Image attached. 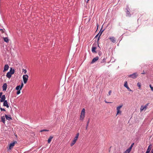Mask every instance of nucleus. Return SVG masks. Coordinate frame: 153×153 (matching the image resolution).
Masks as SVG:
<instances>
[{"label": "nucleus", "mask_w": 153, "mask_h": 153, "mask_svg": "<svg viewBox=\"0 0 153 153\" xmlns=\"http://www.w3.org/2000/svg\"><path fill=\"white\" fill-rule=\"evenodd\" d=\"M79 136V133H78L76 135L75 137L74 138V140L71 144L70 145L71 146H72L76 143V140L78 137Z\"/></svg>", "instance_id": "f257e3e1"}, {"label": "nucleus", "mask_w": 153, "mask_h": 153, "mask_svg": "<svg viewBox=\"0 0 153 153\" xmlns=\"http://www.w3.org/2000/svg\"><path fill=\"white\" fill-rule=\"evenodd\" d=\"M138 75L137 73L136 72L134 73L128 75V77H131L133 79H135L137 78Z\"/></svg>", "instance_id": "f03ea898"}, {"label": "nucleus", "mask_w": 153, "mask_h": 153, "mask_svg": "<svg viewBox=\"0 0 153 153\" xmlns=\"http://www.w3.org/2000/svg\"><path fill=\"white\" fill-rule=\"evenodd\" d=\"M149 105V103H147L145 106L144 105H142L140 108V112H141L143 111H145L147 109Z\"/></svg>", "instance_id": "7ed1b4c3"}, {"label": "nucleus", "mask_w": 153, "mask_h": 153, "mask_svg": "<svg viewBox=\"0 0 153 153\" xmlns=\"http://www.w3.org/2000/svg\"><path fill=\"white\" fill-rule=\"evenodd\" d=\"M85 109L83 108L82 111L80 115V120H83L85 117Z\"/></svg>", "instance_id": "20e7f679"}, {"label": "nucleus", "mask_w": 153, "mask_h": 153, "mask_svg": "<svg viewBox=\"0 0 153 153\" xmlns=\"http://www.w3.org/2000/svg\"><path fill=\"white\" fill-rule=\"evenodd\" d=\"M123 105H120L117 107V113L116 116L118 114H120L121 113V111H120V109L123 107Z\"/></svg>", "instance_id": "39448f33"}, {"label": "nucleus", "mask_w": 153, "mask_h": 153, "mask_svg": "<svg viewBox=\"0 0 153 153\" xmlns=\"http://www.w3.org/2000/svg\"><path fill=\"white\" fill-rule=\"evenodd\" d=\"M28 76L27 74L24 75L23 76V79L24 82L25 84H26L27 83L28 79Z\"/></svg>", "instance_id": "423d86ee"}, {"label": "nucleus", "mask_w": 153, "mask_h": 153, "mask_svg": "<svg viewBox=\"0 0 153 153\" xmlns=\"http://www.w3.org/2000/svg\"><path fill=\"white\" fill-rule=\"evenodd\" d=\"M17 142L16 141H14L13 142L11 143L10 145L9 149H11L13 146H15L16 143Z\"/></svg>", "instance_id": "0eeeda50"}, {"label": "nucleus", "mask_w": 153, "mask_h": 153, "mask_svg": "<svg viewBox=\"0 0 153 153\" xmlns=\"http://www.w3.org/2000/svg\"><path fill=\"white\" fill-rule=\"evenodd\" d=\"M109 39L113 43H114L116 42V40L114 37H111L109 38Z\"/></svg>", "instance_id": "6e6552de"}, {"label": "nucleus", "mask_w": 153, "mask_h": 153, "mask_svg": "<svg viewBox=\"0 0 153 153\" xmlns=\"http://www.w3.org/2000/svg\"><path fill=\"white\" fill-rule=\"evenodd\" d=\"M99 59V57L98 56H96L94 58H93L92 59L91 63L93 64L96 61H97Z\"/></svg>", "instance_id": "1a4fd4ad"}, {"label": "nucleus", "mask_w": 153, "mask_h": 153, "mask_svg": "<svg viewBox=\"0 0 153 153\" xmlns=\"http://www.w3.org/2000/svg\"><path fill=\"white\" fill-rule=\"evenodd\" d=\"M9 66L7 64L5 65L4 67L3 72H5L7 71L9 69Z\"/></svg>", "instance_id": "9d476101"}, {"label": "nucleus", "mask_w": 153, "mask_h": 153, "mask_svg": "<svg viewBox=\"0 0 153 153\" xmlns=\"http://www.w3.org/2000/svg\"><path fill=\"white\" fill-rule=\"evenodd\" d=\"M5 116L6 119L7 120H12V117L10 115H8L7 114H5Z\"/></svg>", "instance_id": "9b49d317"}, {"label": "nucleus", "mask_w": 153, "mask_h": 153, "mask_svg": "<svg viewBox=\"0 0 153 153\" xmlns=\"http://www.w3.org/2000/svg\"><path fill=\"white\" fill-rule=\"evenodd\" d=\"M5 99H6V98H5V95H2V96H1V99L0 100V102H4V101H5Z\"/></svg>", "instance_id": "f8f14e48"}, {"label": "nucleus", "mask_w": 153, "mask_h": 153, "mask_svg": "<svg viewBox=\"0 0 153 153\" xmlns=\"http://www.w3.org/2000/svg\"><path fill=\"white\" fill-rule=\"evenodd\" d=\"M3 106H6L7 108L9 107V105L8 104L7 100H5L4 102Z\"/></svg>", "instance_id": "ddd939ff"}, {"label": "nucleus", "mask_w": 153, "mask_h": 153, "mask_svg": "<svg viewBox=\"0 0 153 153\" xmlns=\"http://www.w3.org/2000/svg\"><path fill=\"white\" fill-rule=\"evenodd\" d=\"M8 72L10 73L12 75L14 74L15 72V70L14 69L12 68H10V71Z\"/></svg>", "instance_id": "4468645a"}, {"label": "nucleus", "mask_w": 153, "mask_h": 153, "mask_svg": "<svg viewBox=\"0 0 153 153\" xmlns=\"http://www.w3.org/2000/svg\"><path fill=\"white\" fill-rule=\"evenodd\" d=\"M152 144L150 145L149 146H148V148L146 152L149 153L151 149L152 148Z\"/></svg>", "instance_id": "2eb2a0df"}, {"label": "nucleus", "mask_w": 153, "mask_h": 153, "mask_svg": "<svg viewBox=\"0 0 153 153\" xmlns=\"http://www.w3.org/2000/svg\"><path fill=\"white\" fill-rule=\"evenodd\" d=\"M7 85L6 83H4L2 86L3 90L6 91L7 89Z\"/></svg>", "instance_id": "dca6fc26"}, {"label": "nucleus", "mask_w": 153, "mask_h": 153, "mask_svg": "<svg viewBox=\"0 0 153 153\" xmlns=\"http://www.w3.org/2000/svg\"><path fill=\"white\" fill-rule=\"evenodd\" d=\"M96 47H95L93 45V46L92 48V52L93 53H96Z\"/></svg>", "instance_id": "f3484780"}, {"label": "nucleus", "mask_w": 153, "mask_h": 153, "mask_svg": "<svg viewBox=\"0 0 153 153\" xmlns=\"http://www.w3.org/2000/svg\"><path fill=\"white\" fill-rule=\"evenodd\" d=\"M12 75V74H11L10 73L8 72L6 74V76L7 78L9 79L11 77Z\"/></svg>", "instance_id": "a211bd4d"}, {"label": "nucleus", "mask_w": 153, "mask_h": 153, "mask_svg": "<svg viewBox=\"0 0 153 153\" xmlns=\"http://www.w3.org/2000/svg\"><path fill=\"white\" fill-rule=\"evenodd\" d=\"M22 89V88L20 85L17 86L16 88V89L17 90H21Z\"/></svg>", "instance_id": "6ab92c4d"}, {"label": "nucleus", "mask_w": 153, "mask_h": 153, "mask_svg": "<svg viewBox=\"0 0 153 153\" xmlns=\"http://www.w3.org/2000/svg\"><path fill=\"white\" fill-rule=\"evenodd\" d=\"M1 120L2 122L4 124L5 122V118L4 116H3L1 117Z\"/></svg>", "instance_id": "aec40b11"}, {"label": "nucleus", "mask_w": 153, "mask_h": 153, "mask_svg": "<svg viewBox=\"0 0 153 153\" xmlns=\"http://www.w3.org/2000/svg\"><path fill=\"white\" fill-rule=\"evenodd\" d=\"M102 32L103 31H101V32H100V31L99 33L98 34V35L99 36V37L98 38V39H97V41L98 42V41L99 40V39H100V36L101 35L102 33Z\"/></svg>", "instance_id": "412c9836"}, {"label": "nucleus", "mask_w": 153, "mask_h": 153, "mask_svg": "<svg viewBox=\"0 0 153 153\" xmlns=\"http://www.w3.org/2000/svg\"><path fill=\"white\" fill-rule=\"evenodd\" d=\"M3 39L4 42H6L7 43L8 42L9 39L7 37H4Z\"/></svg>", "instance_id": "4be33fe9"}, {"label": "nucleus", "mask_w": 153, "mask_h": 153, "mask_svg": "<svg viewBox=\"0 0 153 153\" xmlns=\"http://www.w3.org/2000/svg\"><path fill=\"white\" fill-rule=\"evenodd\" d=\"M53 137H52V136L50 137L48 140V143H50L51 142V140L53 139Z\"/></svg>", "instance_id": "5701e85b"}, {"label": "nucleus", "mask_w": 153, "mask_h": 153, "mask_svg": "<svg viewBox=\"0 0 153 153\" xmlns=\"http://www.w3.org/2000/svg\"><path fill=\"white\" fill-rule=\"evenodd\" d=\"M126 14L127 15V16H131V14H130V13L129 11L127 10L126 12Z\"/></svg>", "instance_id": "b1692460"}, {"label": "nucleus", "mask_w": 153, "mask_h": 153, "mask_svg": "<svg viewBox=\"0 0 153 153\" xmlns=\"http://www.w3.org/2000/svg\"><path fill=\"white\" fill-rule=\"evenodd\" d=\"M130 152V151L128 149H127L123 153H129Z\"/></svg>", "instance_id": "393cba45"}, {"label": "nucleus", "mask_w": 153, "mask_h": 153, "mask_svg": "<svg viewBox=\"0 0 153 153\" xmlns=\"http://www.w3.org/2000/svg\"><path fill=\"white\" fill-rule=\"evenodd\" d=\"M124 86L126 87V88L127 87V86H128L127 85V81L125 82Z\"/></svg>", "instance_id": "a878e982"}, {"label": "nucleus", "mask_w": 153, "mask_h": 153, "mask_svg": "<svg viewBox=\"0 0 153 153\" xmlns=\"http://www.w3.org/2000/svg\"><path fill=\"white\" fill-rule=\"evenodd\" d=\"M89 120H88L87 122V125H86V129L87 130V128H88V124H89Z\"/></svg>", "instance_id": "bb28decb"}, {"label": "nucleus", "mask_w": 153, "mask_h": 153, "mask_svg": "<svg viewBox=\"0 0 153 153\" xmlns=\"http://www.w3.org/2000/svg\"><path fill=\"white\" fill-rule=\"evenodd\" d=\"M137 86L139 87V88H140L141 87V85L140 83L139 82H138L137 84Z\"/></svg>", "instance_id": "cd10ccee"}, {"label": "nucleus", "mask_w": 153, "mask_h": 153, "mask_svg": "<svg viewBox=\"0 0 153 153\" xmlns=\"http://www.w3.org/2000/svg\"><path fill=\"white\" fill-rule=\"evenodd\" d=\"M22 71H23V72L25 74H26L27 71L26 70L24 69H23Z\"/></svg>", "instance_id": "c85d7f7f"}, {"label": "nucleus", "mask_w": 153, "mask_h": 153, "mask_svg": "<svg viewBox=\"0 0 153 153\" xmlns=\"http://www.w3.org/2000/svg\"><path fill=\"white\" fill-rule=\"evenodd\" d=\"M48 130H46V129H43L41 131H40V132H43V131H48Z\"/></svg>", "instance_id": "c756f323"}, {"label": "nucleus", "mask_w": 153, "mask_h": 153, "mask_svg": "<svg viewBox=\"0 0 153 153\" xmlns=\"http://www.w3.org/2000/svg\"><path fill=\"white\" fill-rule=\"evenodd\" d=\"M149 86L151 89V90L153 91V87L151 85H149Z\"/></svg>", "instance_id": "7c9ffc66"}, {"label": "nucleus", "mask_w": 153, "mask_h": 153, "mask_svg": "<svg viewBox=\"0 0 153 153\" xmlns=\"http://www.w3.org/2000/svg\"><path fill=\"white\" fill-rule=\"evenodd\" d=\"M20 90H18V91L16 93L17 94H19L20 93Z\"/></svg>", "instance_id": "2f4dec72"}, {"label": "nucleus", "mask_w": 153, "mask_h": 153, "mask_svg": "<svg viewBox=\"0 0 153 153\" xmlns=\"http://www.w3.org/2000/svg\"><path fill=\"white\" fill-rule=\"evenodd\" d=\"M126 88L128 89V90L129 91H132L128 87V86H127V87Z\"/></svg>", "instance_id": "473e14b6"}, {"label": "nucleus", "mask_w": 153, "mask_h": 153, "mask_svg": "<svg viewBox=\"0 0 153 153\" xmlns=\"http://www.w3.org/2000/svg\"><path fill=\"white\" fill-rule=\"evenodd\" d=\"M111 90L109 91L108 92V96L110 95L111 94Z\"/></svg>", "instance_id": "72a5a7b5"}, {"label": "nucleus", "mask_w": 153, "mask_h": 153, "mask_svg": "<svg viewBox=\"0 0 153 153\" xmlns=\"http://www.w3.org/2000/svg\"><path fill=\"white\" fill-rule=\"evenodd\" d=\"M0 109H1V111H6L5 110L4 108H0Z\"/></svg>", "instance_id": "f704fd0d"}, {"label": "nucleus", "mask_w": 153, "mask_h": 153, "mask_svg": "<svg viewBox=\"0 0 153 153\" xmlns=\"http://www.w3.org/2000/svg\"><path fill=\"white\" fill-rule=\"evenodd\" d=\"M132 147L131 146H130V147L128 149L129 150H130L131 151Z\"/></svg>", "instance_id": "c9c22d12"}, {"label": "nucleus", "mask_w": 153, "mask_h": 153, "mask_svg": "<svg viewBox=\"0 0 153 153\" xmlns=\"http://www.w3.org/2000/svg\"><path fill=\"white\" fill-rule=\"evenodd\" d=\"M132 147L131 146H130V147L128 149L129 150H130L131 151Z\"/></svg>", "instance_id": "e433bc0d"}, {"label": "nucleus", "mask_w": 153, "mask_h": 153, "mask_svg": "<svg viewBox=\"0 0 153 153\" xmlns=\"http://www.w3.org/2000/svg\"><path fill=\"white\" fill-rule=\"evenodd\" d=\"M105 62V60L104 59H103L101 62V63H104Z\"/></svg>", "instance_id": "4c0bfd02"}, {"label": "nucleus", "mask_w": 153, "mask_h": 153, "mask_svg": "<svg viewBox=\"0 0 153 153\" xmlns=\"http://www.w3.org/2000/svg\"><path fill=\"white\" fill-rule=\"evenodd\" d=\"M24 86V84L22 82L21 85H20V87L22 88V87Z\"/></svg>", "instance_id": "58836bf2"}, {"label": "nucleus", "mask_w": 153, "mask_h": 153, "mask_svg": "<svg viewBox=\"0 0 153 153\" xmlns=\"http://www.w3.org/2000/svg\"><path fill=\"white\" fill-rule=\"evenodd\" d=\"M2 94H3L2 92H0V98H1V96H2Z\"/></svg>", "instance_id": "ea45409f"}, {"label": "nucleus", "mask_w": 153, "mask_h": 153, "mask_svg": "<svg viewBox=\"0 0 153 153\" xmlns=\"http://www.w3.org/2000/svg\"><path fill=\"white\" fill-rule=\"evenodd\" d=\"M141 74H145V71H143V73H142Z\"/></svg>", "instance_id": "a19ab883"}, {"label": "nucleus", "mask_w": 153, "mask_h": 153, "mask_svg": "<svg viewBox=\"0 0 153 153\" xmlns=\"http://www.w3.org/2000/svg\"><path fill=\"white\" fill-rule=\"evenodd\" d=\"M134 144V143H133L131 145V146L132 147H133V145Z\"/></svg>", "instance_id": "79ce46f5"}, {"label": "nucleus", "mask_w": 153, "mask_h": 153, "mask_svg": "<svg viewBox=\"0 0 153 153\" xmlns=\"http://www.w3.org/2000/svg\"><path fill=\"white\" fill-rule=\"evenodd\" d=\"M151 153H153V149L151 151Z\"/></svg>", "instance_id": "37998d69"}, {"label": "nucleus", "mask_w": 153, "mask_h": 153, "mask_svg": "<svg viewBox=\"0 0 153 153\" xmlns=\"http://www.w3.org/2000/svg\"><path fill=\"white\" fill-rule=\"evenodd\" d=\"M99 35H98V34H97L95 37H97V36H98Z\"/></svg>", "instance_id": "c03bdc74"}, {"label": "nucleus", "mask_w": 153, "mask_h": 153, "mask_svg": "<svg viewBox=\"0 0 153 153\" xmlns=\"http://www.w3.org/2000/svg\"><path fill=\"white\" fill-rule=\"evenodd\" d=\"M105 102H106L107 103H108V102H107V101H105Z\"/></svg>", "instance_id": "a18cd8bd"}, {"label": "nucleus", "mask_w": 153, "mask_h": 153, "mask_svg": "<svg viewBox=\"0 0 153 153\" xmlns=\"http://www.w3.org/2000/svg\"><path fill=\"white\" fill-rule=\"evenodd\" d=\"M89 1V0H87V3H88V1Z\"/></svg>", "instance_id": "49530a36"}, {"label": "nucleus", "mask_w": 153, "mask_h": 153, "mask_svg": "<svg viewBox=\"0 0 153 153\" xmlns=\"http://www.w3.org/2000/svg\"><path fill=\"white\" fill-rule=\"evenodd\" d=\"M146 153H149V152H146Z\"/></svg>", "instance_id": "de8ad7c7"}, {"label": "nucleus", "mask_w": 153, "mask_h": 153, "mask_svg": "<svg viewBox=\"0 0 153 153\" xmlns=\"http://www.w3.org/2000/svg\"><path fill=\"white\" fill-rule=\"evenodd\" d=\"M0 30H2V29H0Z\"/></svg>", "instance_id": "09e8293b"}, {"label": "nucleus", "mask_w": 153, "mask_h": 153, "mask_svg": "<svg viewBox=\"0 0 153 153\" xmlns=\"http://www.w3.org/2000/svg\"><path fill=\"white\" fill-rule=\"evenodd\" d=\"M98 46L99 47V45L98 44Z\"/></svg>", "instance_id": "8fccbe9b"}]
</instances>
